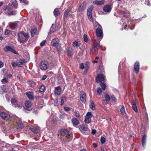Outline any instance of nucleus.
<instances>
[{
  "label": "nucleus",
  "instance_id": "nucleus-1",
  "mask_svg": "<svg viewBox=\"0 0 151 151\" xmlns=\"http://www.w3.org/2000/svg\"><path fill=\"white\" fill-rule=\"evenodd\" d=\"M29 38V35L27 33L21 32L18 34V40L21 43L27 42Z\"/></svg>",
  "mask_w": 151,
  "mask_h": 151
},
{
  "label": "nucleus",
  "instance_id": "nucleus-2",
  "mask_svg": "<svg viewBox=\"0 0 151 151\" xmlns=\"http://www.w3.org/2000/svg\"><path fill=\"white\" fill-rule=\"evenodd\" d=\"M19 120L18 117L14 116L11 119L10 123L14 126L17 125L18 128L22 129L23 127V124L22 123L19 122Z\"/></svg>",
  "mask_w": 151,
  "mask_h": 151
},
{
  "label": "nucleus",
  "instance_id": "nucleus-3",
  "mask_svg": "<svg viewBox=\"0 0 151 151\" xmlns=\"http://www.w3.org/2000/svg\"><path fill=\"white\" fill-rule=\"evenodd\" d=\"M98 28L96 29V35L97 37L100 38L101 40L103 36L102 31V28L101 26L99 23L98 24Z\"/></svg>",
  "mask_w": 151,
  "mask_h": 151
},
{
  "label": "nucleus",
  "instance_id": "nucleus-4",
  "mask_svg": "<svg viewBox=\"0 0 151 151\" xmlns=\"http://www.w3.org/2000/svg\"><path fill=\"white\" fill-rule=\"evenodd\" d=\"M93 8V6L91 5L88 7L87 10V14L88 19L91 22L93 21V19L92 16V11Z\"/></svg>",
  "mask_w": 151,
  "mask_h": 151
},
{
  "label": "nucleus",
  "instance_id": "nucleus-5",
  "mask_svg": "<svg viewBox=\"0 0 151 151\" xmlns=\"http://www.w3.org/2000/svg\"><path fill=\"white\" fill-rule=\"evenodd\" d=\"M59 40L57 39H53L52 41V45L55 46L58 50H61V47L58 43Z\"/></svg>",
  "mask_w": 151,
  "mask_h": 151
},
{
  "label": "nucleus",
  "instance_id": "nucleus-6",
  "mask_svg": "<svg viewBox=\"0 0 151 151\" xmlns=\"http://www.w3.org/2000/svg\"><path fill=\"white\" fill-rule=\"evenodd\" d=\"M60 135L62 136L65 137L67 139H69L70 137V135L69 134V132L66 129H62L60 132Z\"/></svg>",
  "mask_w": 151,
  "mask_h": 151
},
{
  "label": "nucleus",
  "instance_id": "nucleus-7",
  "mask_svg": "<svg viewBox=\"0 0 151 151\" xmlns=\"http://www.w3.org/2000/svg\"><path fill=\"white\" fill-rule=\"evenodd\" d=\"M48 63L46 61H42L40 64V68L42 70H46L48 67Z\"/></svg>",
  "mask_w": 151,
  "mask_h": 151
},
{
  "label": "nucleus",
  "instance_id": "nucleus-8",
  "mask_svg": "<svg viewBox=\"0 0 151 151\" xmlns=\"http://www.w3.org/2000/svg\"><path fill=\"white\" fill-rule=\"evenodd\" d=\"M93 116L91 112H88L85 116V122L86 123H89L91 122V117Z\"/></svg>",
  "mask_w": 151,
  "mask_h": 151
},
{
  "label": "nucleus",
  "instance_id": "nucleus-9",
  "mask_svg": "<svg viewBox=\"0 0 151 151\" xmlns=\"http://www.w3.org/2000/svg\"><path fill=\"white\" fill-rule=\"evenodd\" d=\"M140 64L139 61H136L134 66V70L136 73H138L139 71Z\"/></svg>",
  "mask_w": 151,
  "mask_h": 151
},
{
  "label": "nucleus",
  "instance_id": "nucleus-10",
  "mask_svg": "<svg viewBox=\"0 0 151 151\" xmlns=\"http://www.w3.org/2000/svg\"><path fill=\"white\" fill-rule=\"evenodd\" d=\"M96 81L97 83L104 81L105 79V76L102 74H98L96 77Z\"/></svg>",
  "mask_w": 151,
  "mask_h": 151
},
{
  "label": "nucleus",
  "instance_id": "nucleus-11",
  "mask_svg": "<svg viewBox=\"0 0 151 151\" xmlns=\"http://www.w3.org/2000/svg\"><path fill=\"white\" fill-rule=\"evenodd\" d=\"M79 68L81 69H84L85 70V72H84V73L86 74L89 68L88 63H86L85 64H84L83 63H81L79 66Z\"/></svg>",
  "mask_w": 151,
  "mask_h": 151
},
{
  "label": "nucleus",
  "instance_id": "nucleus-12",
  "mask_svg": "<svg viewBox=\"0 0 151 151\" xmlns=\"http://www.w3.org/2000/svg\"><path fill=\"white\" fill-rule=\"evenodd\" d=\"M11 103L13 105H14L15 107H22V104H20L18 105V102L16 99L14 98H12L11 99Z\"/></svg>",
  "mask_w": 151,
  "mask_h": 151
},
{
  "label": "nucleus",
  "instance_id": "nucleus-13",
  "mask_svg": "<svg viewBox=\"0 0 151 151\" xmlns=\"http://www.w3.org/2000/svg\"><path fill=\"white\" fill-rule=\"evenodd\" d=\"M80 98L83 103H85L86 100V94L84 92L81 91L80 92Z\"/></svg>",
  "mask_w": 151,
  "mask_h": 151
},
{
  "label": "nucleus",
  "instance_id": "nucleus-14",
  "mask_svg": "<svg viewBox=\"0 0 151 151\" xmlns=\"http://www.w3.org/2000/svg\"><path fill=\"white\" fill-rule=\"evenodd\" d=\"M4 50L5 52H7L9 51L11 52L14 54H17L16 51L13 48L10 46H6L4 48Z\"/></svg>",
  "mask_w": 151,
  "mask_h": 151
},
{
  "label": "nucleus",
  "instance_id": "nucleus-15",
  "mask_svg": "<svg viewBox=\"0 0 151 151\" xmlns=\"http://www.w3.org/2000/svg\"><path fill=\"white\" fill-rule=\"evenodd\" d=\"M1 116L4 120H7L9 118V115L4 112H2L1 113Z\"/></svg>",
  "mask_w": 151,
  "mask_h": 151
},
{
  "label": "nucleus",
  "instance_id": "nucleus-16",
  "mask_svg": "<svg viewBox=\"0 0 151 151\" xmlns=\"http://www.w3.org/2000/svg\"><path fill=\"white\" fill-rule=\"evenodd\" d=\"M147 137V135L146 134H145L142 137L141 142L143 147H145L146 146Z\"/></svg>",
  "mask_w": 151,
  "mask_h": 151
},
{
  "label": "nucleus",
  "instance_id": "nucleus-17",
  "mask_svg": "<svg viewBox=\"0 0 151 151\" xmlns=\"http://www.w3.org/2000/svg\"><path fill=\"white\" fill-rule=\"evenodd\" d=\"M39 127L37 125L32 126L30 128V129L34 133H37L39 131Z\"/></svg>",
  "mask_w": 151,
  "mask_h": 151
},
{
  "label": "nucleus",
  "instance_id": "nucleus-18",
  "mask_svg": "<svg viewBox=\"0 0 151 151\" xmlns=\"http://www.w3.org/2000/svg\"><path fill=\"white\" fill-rule=\"evenodd\" d=\"M104 2L105 1L104 0L101 1L96 0L93 1V4L95 5L100 6L103 5Z\"/></svg>",
  "mask_w": 151,
  "mask_h": 151
},
{
  "label": "nucleus",
  "instance_id": "nucleus-19",
  "mask_svg": "<svg viewBox=\"0 0 151 151\" xmlns=\"http://www.w3.org/2000/svg\"><path fill=\"white\" fill-rule=\"evenodd\" d=\"M112 8V7L110 6L109 5L105 6L103 8L104 11L106 12H109Z\"/></svg>",
  "mask_w": 151,
  "mask_h": 151
},
{
  "label": "nucleus",
  "instance_id": "nucleus-20",
  "mask_svg": "<svg viewBox=\"0 0 151 151\" xmlns=\"http://www.w3.org/2000/svg\"><path fill=\"white\" fill-rule=\"evenodd\" d=\"M86 4L85 3H83L80 6L78 10L80 12L83 11L86 8Z\"/></svg>",
  "mask_w": 151,
  "mask_h": 151
},
{
  "label": "nucleus",
  "instance_id": "nucleus-21",
  "mask_svg": "<svg viewBox=\"0 0 151 151\" xmlns=\"http://www.w3.org/2000/svg\"><path fill=\"white\" fill-rule=\"evenodd\" d=\"M25 60H20L17 62V65L18 67H21L24 64Z\"/></svg>",
  "mask_w": 151,
  "mask_h": 151
},
{
  "label": "nucleus",
  "instance_id": "nucleus-22",
  "mask_svg": "<svg viewBox=\"0 0 151 151\" xmlns=\"http://www.w3.org/2000/svg\"><path fill=\"white\" fill-rule=\"evenodd\" d=\"M26 94L29 99L32 100L34 99V96L33 92H27L26 93Z\"/></svg>",
  "mask_w": 151,
  "mask_h": 151
},
{
  "label": "nucleus",
  "instance_id": "nucleus-23",
  "mask_svg": "<svg viewBox=\"0 0 151 151\" xmlns=\"http://www.w3.org/2000/svg\"><path fill=\"white\" fill-rule=\"evenodd\" d=\"M61 92V89L60 87H57L55 88V95H59Z\"/></svg>",
  "mask_w": 151,
  "mask_h": 151
},
{
  "label": "nucleus",
  "instance_id": "nucleus-24",
  "mask_svg": "<svg viewBox=\"0 0 151 151\" xmlns=\"http://www.w3.org/2000/svg\"><path fill=\"white\" fill-rule=\"evenodd\" d=\"M67 52L68 55L69 56H72L73 54V51L71 47H69L67 49Z\"/></svg>",
  "mask_w": 151,
  "mask_h": 151
},
{
  "label": "nucleus",
  "instance_id": "nucleus-25",
  "mask_svg": "<svg viewBox=\"0 0 151 151\" xmlns=\"http://www.w3.org/2000/svg\"><path fill=\"white\" fill-rule=\"evenodd\" d=\"M9 26L10 27L13 29H14L17 27V24L16 23L13 22L9 23Z\"/></svg>",
  "mask_w": 151,
  "mask_h": 151
},
{
  "label": "nucleus",
  "instance_id": "nucleus-26",
  "mask_svg": "<svg viewBox=\"0 0 151 151\" xmlns=\"http://www.w3.org/2000/svg\"><path fill=\"white\" fill-rule=\"evenodd\" d=\"M132 108L136 112H138V109L136 102L134 100H133V104Z\"/></svg>",
  "mask_w": 151,
  "mask_h": 151
},
{
  "label": "nucleus",
  "instance_id": "nucleus-27",
  "mask_svg": "<svg viewBox=\"0 0 151 151\" xmlns=\"http://www.w3.org/2000/svg\"><path fill=\"white\" fill-rule=\"evenodd\" d=\"M57 29V27L54 24H52L50 28V31L49 33V34L51 32H55Z\"/></svg>",
  "mask_w": 151,
  "mask_h": 151
},
{
  "label": "nucleus",
  "instance_id": "nucleus-28",
  "mask_svg": "<svg viewBox=\"0 0 151 151\" xmlns=\"http://www.w3.org/2000/svg\"><path fill=\"white\" fill-rule=\"evenodd\" d=\"M10 4L11 6H12L15 8H17V4L16 2V0H11Z\"/></svg>",
  "mask_w": 151,
  "mask_h": 151
},
{
  "label": "nucleus",
  "instance_id": "nucleus-29",
  "mask_svg": "<svg viewBox=\"0 0 151 151\" xmlns=\"http://www.w3.org/2000/svg\"><path fill=\"white\" fill-rule=\"evenodd\" d=\"M72 122L73 125H77L79 123L78 121L75 118H73L72 119Z\"/></svg>",
  "mask_w": 151,
  "mask_h": 151
},
{
  "label": "nucleus",
  "instance_id": "nucleus-30",
  "mask_svg": "<svg viewBox=\"0 0 151 151\" xmlns=\"http://www.w3.org/2000/svg\"><path fill=\"white\" fill-rule=\"evenodd\" d=\"M120 111L122 115H125L126 114V113L125 112V109L124 106L123 105L122 106V107L120 109Z\"/></svg>",
  "mask_w": 151,
  "mask_h": 151
},
{
  "label": "nucleus",
  "instance_id": "nucleus-31",
  "mask_svg": "<svg viewBox=\"0 0 151 151\" xmlns=\"http://www.w3.org/2000/svg\"><path fill=\"white\" fill-rule=\"evenodd\" d=\"M37 29L36 28H32L31 30V35L33 37L37 33Z\"/></svg>",
  "mask_w": 151,
  "mask_h": 151
},
{
  "label": "nucleus",
  "instance_id": "nucleus-32",
  "mask_svg": "<svg viewBox=\"0 0 151 151\" xmlns=\"http://www.w3.org/2000/svg\"><path fill=\"white\" fill-rule=\"evenodd\" d=\"M89 107L91 109L93 110L95 109V105L93 102L92 101H91L89 104Z\"/></svg>",
  "mask_w": 151,
  "mask_h": 151
},
{
  "label": "nucleus",
  "instance_id": "nucleus-33",
  "mask_svg": "<svg viewBox=\"0 0 151 151\" xmlns=\"http://www.w3.org/2000/svg\"><path fill=\"white\" fill-rule=\"evenodd\" d=\"M60 12L59 10L58 9H55L54 11V14L56 17L60 15Z\"/></svg>",
  "mask_w": 151,
  "mask_h": 151
},
{
  "label": "nucleus",
  "instance_id": "nucleus-34",
  "mask_svg": "<svg viewBox=\"0 0 151 151\" xmlns=\"http://www.w3.org/2000/svg\"><path fill=\"white\" fill-rule=\"evenodd\" d=\"M25 106L27 107L30 108L31 107L32 104L29 101H26L25 103Z\"/></svg>",
  "mask_w": 151,
  "mask_h": 151
},
{
  "label": "nucleus",
  "instance_id": "nucleus-35",
  "mask_svg": "<svg viewBox=\"0 0 151 151\" xmlns=\"http://www.w3.org/2000/svg\"><path fill=\"white\" fill-rule=\"evenodd\" d=\"M68 12V10H65L63 15V18L64 19H65L67 18L69 14H70Z\"/></svg>",
  "mask_w": 151,
  "mask_h": 151
},
{
  "label": "nucleus",
  "instance_id": "nucleus-36",
  "mask_svg": "<svg viewBox=\"0 0 151 151\" xmlns=\"http://www.w3.org/2000/svg\"><path fill=\"white\" fill-rule=\"evenodd\" d=\"M79 129L81 130L84 131H86L87 129V128L83 125H81L80 126Z\"/></svg>",
  "mask_w": 151,
  "mask_h": 151
},
{
  "label": "nucleus",
  "instance_id": "nucleus-37",
  "mask_svg": "<svg viewBox=\"0 0 151 151\" xmlns=\"http://www.w3.org/2000/svg\"><path fill=\"white\" fill-rule=\"evenodd\" d=\"M93 46L95 47L96 49H98L100 47V45L99 43L97 42H94Z\"/></svg>",
  "mask_w": 151,
  "mask_h": 151
},
{
  "label": "nucleus",
  "instance_id": "nucleus-38",
  "mask_svg": "<svg viewBox=\"0 0 151 151\" xmlns=\"http://www.w3.org/2000/svg\"><path fill=\"white\" fill-rule=\"evenodd\" d=\"M98 49H96V48L94 46L91 49L90 52L91 54H93L95 51L97 50Z\"/></svg>",
  "mask_w": 151,
  "mask_h": 151
},
{
  "label": "nucleus",
  "instance_id": "nucleus-39",
  "mask_svg": "<svg viewBox=\"0 0 151 151\" xmlns=\"http://www.w3.org/2000/svg\"><path fill=\"white\" fill-rule=\"evenodd\" d=\"M45 86L43 85H42L39 88V91L41 92H43L45 91Z\"/></svg>",
  "mask_w": 151,
  "mask_h": 151
},
{
  "label": "nucleus",
  "instance_id": "nucleus-40",
  "mask_svg": "<svg viewBox=\"0 0 151 151\" xmlns=\"http://www.w3.org/2000/svg\"><path fill=\"white\" fill-rule=\"evenodd\" d=\"M100 86L103 90H105L106 88V86L105 84L101 83Z\"/></svg>",
  "mask_w": 151,
  "mask_h": 151
},
{
  "label": "nucleus",
  "instance_id": "nucleus-41",
  "mask_svg": "<svg viewBox=\"0 0 151 151\" xmlns=\"http://www.w3.org/2000/svg\"><path fill=\"white\" fill-rule=\"evenodd\" d=\"M102 92V90L100 88H98L97 89V92L99 95L101 94Z\"/></svg>",
  "mask_w": 151,
  "mask_h": 151
},
{
  "label": "nucleus",
  "instance_id": "nucleus-42",
  "mask_svg": "<svg viewBox=\"0 0 151 151\" xmlns=\"http://www.w3.org/2000/svg\"><path fill=\"white\" fill-rule=\"evenodd\" d=\"M66 98L65 97H62L61 100V105H62L64 103V101L66 100Z\"/></svg>",
  "mask_w": 151,
  "mask_h": 151
},
{
  "label": "nucleus",
  "instance_id": "nucleus-43",
  "mask_svg": "<svg viewBox=\"0 0 151 151\" xmlns=\"http://www.w3.org/2000/svg\"><path fill=\"white\" fill-rule=\"evenodd\" d=\"M105 100L109 102L110 99V96L107 94H106L105 96Z\"/></svg>",
  "mask_w": 151,
  "mask_h": 151
},
{
  "label": "nucleus",
  "instance_id": "nucleus-44",
  "mask_svg": "<svg viewBox=\"0 0 151 151\" xmlns=\"http://www.w3.org/2000/svg\"><path fill=\"white\" fill-rule=\"evenodd\" d=\"M72 45L74 47H77L78 46V42L76 41L73 42Z\"/></svg>",
  "mask_w": 151,
  "mask_h": 151
},
{
  "label": "nucleus",
  "instance_id": "nucleus-45",
  "mask_svg": "<svg viewBox=\"0 0 151 151\" xmlns=\"http://www.w3.org/2000/svg\"><path fill=\"white\" fill-rule=\"evenodd\" d=\"M8 81V78H5L1 81V82L3 83H6Z\"/></svg>",
  "mask_w": 151,
  "mask_h": 151
},
{
  "label": "nucleus",
  "instance_id": "nucleus-46",
  "mask_svg": "<svg viewBox=\"0 0 151 151\" xmlns=\"http://www.w3.org/2000/svg\"><path fill=\"white\" fill-rule=\"evenodd\" d=\"M83 38L84 41L85 42H88V39L87 37V36L86 35L84 34L83 35Z\"/></svg>",
  "mask_w": 151,
  "mask_h": 151
},
{
  "label": "nucleus",
  "instance_id": "nucleus-47",
  "mask_svg": "<svg viewBox=\"0 0 151 151\" xmlns=\"http://www.w3.org/2000/svg\"><path fill=\"white\" fill-rule=\"evenodd\" d=\"M29 84L30 85L31 87H33L35 85V82L33 81H30L29 83Z\"/></svg>",
  "mask_w": 151,
  "mask_h": 151
},
{
  "label": "nucleus",
  "instance_id": "nucleus-48",
  "mask_svg": "<svg viewBox=\"0 0 151 151\" xmlns=\"http://www.w3.org/2000/svg\"><path fill=\"white\" fill-rule=\"evenodd\" d=\"M144 3L148 6H149L150 4V2L149 0H145Z\"/></svg>",
  "mask_w": 151,
  "mask_h": 151
},
{
  "label": "nucleus",
  "instance_id": "nucleus-49",
  "mask_svg": "<svg viewBox=\"0 0 151 151\" xmlns=\"http://www.w3.org/2000/svg\"><path fill=\"white\" fill-rule=\"evenodd\" d=\"M100 141L101 143L104 144L105 141V139L104 137H102L100 139Z\"/></svg>",
  "mask_w": 151,
  "mask_h": 151
},
{
  "label": "nucleus",
  "instance_id": "nucleus-50",
  "mask_svg": "<svg viewBox=\"0 0 151 151\" xmlns=\"http://www.w3.org/2000/svg\"><path fill=\"white\" fill-rule=\"evenodd\" d=\"M11 64L14 68H15L16 66L17 65V63H15L14 62H12L11 63Z\"/></svg>",
  "mask_w": 151,
  "mask_h": 151
},
{
  "label": "nucleus",
  "instance_id": "nucleus-51",
  "mask_svg": "<svg viewBox=\"0 0 151 151\" xmlns=\"http://www.w3.org/2000/svg\"><path fill=\"white\" fill-rule=\"evenodd\" d=\"M15 13V12L14 11H10L8 13V14L9 15H12L14 14Z\"/></svg>",
  "mask_w": 151,
  "mask_h": 151
},
{
  "label": "nucleus",
  "instance_id": "nucleus-52",
  "mask_svg": "<svg viewBox=\"0 0 151 151\" xmlns=\"http://www.w3.org/2000/svg\"><path fill=\"white\" fill-rule=\"evenodd\" d=\"M108 102L106 100H103L102 101V104L104 105H106V104L108 103Z\"/></svg>",
  "mask_w": 151,
  "mask_h": 151
},
{
  "label": "nucleus",
  "instance_id": "nucleus-53",
  "mask_svg": "<svg viewBox=\"0 0 151 151\" xmlns=\"http://www.w3.org/2000/svg\"><path fill=\"white\" fill-rule=\"evenodd\" d=\"M74 114L75 116L78 117H80V114H79L76 111H75L74 112Z\"/></svg>",
  "mask_w": 151,
  "mask_h": 151
},
{
  "label": "nucleus",
  "instance_id": "nucleus-54",
  "mask_svg": "<svg viewBox=\"0 0 151 151\" xmlns=\"http://www.w3.org/2000/svg\"><path fill=\"white\" fill-rule=\"evenodd\" d=\"M45 42H46L45 40H43L40 43V45L42 46H44V45L45 44Z\"/></svg>",
  "mask_w": 151,
  "mask_h": 151
},
{
  "label": "nucleus",
  "instance_id": "nucleus-55",
  "mask_svg": "<svg viewBox=\"0 0 151 151\" xmlns=\"http://www.w3.org/2000/svg\"><path fill=\"white\" fill-rule=\"evenodd\" d=\"M64 109L66 111H68L70 110V109L68 107H66L64 108Z\"/></svg>",
  "mask_w": 151,
  "mask_h": 151
},
{
  "label": "nucleus",
  "instance_id": "nucleus-56",
  "mask_svg": "<svg viewBox=\"0 0 151 151\" xmlns=\"http://www.w3.org/2000/svg\"><path fill=\"white\" fill-rule=\"evenodd\" d=\"M4 66V63L1 61H0V68L3 67Z\"/></svg>",
  "mask_w": 151,
  "mask_h": 151
},
{
  "label": "nucleus",
  "instance_id": "nucleus-57",
  "mask_svg": "<svg viewBox=\"0 0 151 151\" xmlns=\"http://www.w3.org/2000/svg\"><path fill=\"white\" fill-rule=\"evenodd\" d=\"M10 32V31L9 30L7 29L6 30L5 32V34L6 35H7Z\"/></svg>",
  "mask_w": 151,
  "mask_h": 151
},
{
  "label": "nucleus",
  "instance_id": "nucleus-58",
  "mask_svg": "<svg viewBox=\"0 0 151 151\" xmlns=\"http://www.w3.org/2000/svg\"><path fill=\"white\" fill-rule=\"evenodd\" d=\"M96 132V130L94 129H93L92 130V134H94Z\"/></svg>",
  "mask_w": 151,
  "mask_h": 151
},
{
  "label": "nucleus",
  "instance_id": "nucleus-59",
  "mask_svg": "<svg viewBox=\"0 0 151 151\" xmlns=\"http://www.w3.org/2000/svg\"><path fill=\"white\" fill-rule=\"evenodd\" d=\"M122 14H123V16L124 17L126 18L127 17V15L125 14L124 12H122Z\"/></svg>",
  "mask_w": 151,
  "mask_h": 151
},
{
  "label": "nucleus",
  "instance_id": "nucleus-60",
  "mask_svg": "<svg viewBox=\"0 0 151 151\" xmlns=\"http://www.w3.org/2000/svg\"><path fill=\"white\" fill-rule=\"evenodd\" d=\"M47 76L46 75H44L43 76L42 79L43 80H45Z\"/></svg>",
  "mask_w": 151,
  "mask_h": 151
},
{
  "label": "nucleus",
  "instance_id": "nucleus-61",
  "mask_svg": "<svg viewBox=\"0 0 151 151\" xmlns=\"http://www.w3.org/2000/svg\"><path fill=\"white\" fill-rule=\"evenodd\" d=\"M43 106V105L42 104H39L38 105V108H41Z\"/></svg>",
  "mask_w": 151,
  "mask_h": 151
},
{
  "label": "nucleus",
  "instance_id": "nucleus-62",
  "mask_svg": "<svg viewBox=\"0 0 151 151\" xmlns=\"http://www.w3.org/2000/svg\"><path fill=\"white\" fill-rule=\"evenodd\" d=\"M2 90L3 92L4 93H6L7 92V91L6 90V88H2Z\"/></svg>",
  "mask_w": 151,
  "mask_h": 151
},
{
  "label": "nucleus",
  "instance_id": "nucleus-63",
  "mask_svg": "<svg viewBox=\"0 0 151 151\" xmlns=\"http://www.w3.org/2000/svg\"><path fill=\"white\" fill-rule=\"evenodd\" d=\"M93 146L94 147H97V144L96 143H93Z\"/></svg>",
  "mask_w": 151,
  "mask_h": 151
},
{
  "label": "nucleus",
  "instance_id": "nucleus-64",
  "mask_svg": "<svg viewBox=\"0 0 151 151\" xmlns=\"http://www.w3.org/2000/svg\"><path fill=\"white\" fill-rule=\"evenodd\" d=\"M101 150L102 151H106V149L104 147H102L101 148Z\"/></svg>",
  "mask_w": 151,
  "mask_h": 151
}]
</instances>
